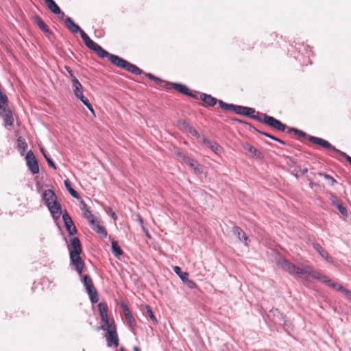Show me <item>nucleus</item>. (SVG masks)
Here are the masks:
<instances>
[{
	"mask_svg": "<svg viewBox=\"0 0 351 351\" xmlns=\"http://www.w3.org/2000/svg\"><path fill=\"white\" fill-rule=\"evenodd\" d=\"M92 51H95V53L101 58H108L109 61L114 66L123 69L135 75H140L143 73V71L137 66L130 63L126 60L114 54L109 53L106 50L102 48L97 43L95 47H93Z\"/></svg>",
	"mask_w": 351,
	"mask_h": 351,
	"instance_id": "f257e3e1",
	"label": "nucleus"
},
{
	"mask_svg": "<svg viewBox=\"0 0 351 351\" xmlns=\"http://www.w3.org/2000/svg\"><path fill=\"white\" fill-rule=\"evenodd\" d=\"M69 257L71 265H73L79 275H82L85 267L84 261L80 256L82 247L80 239L73 237L71 239V245L69 247Z\"/></svg>",
	"mask_w": 351,
	"mask_h": 351,
	"instance_id": "f03ea898",
	"label": "nucleus"
},
{
	"mask_svg": "<svg viewBox=\"0 0 351 351\" xmlns=\"http://www.w3.org/2000/svg\"><path fill=\"white\" fill-rule=\"evenodd\" d=\"M43 199L53 219H59L62 215L61 206L57 202L55 193L52 190L47 189L43 193Z\"/></svg>",
	"mask_w": 351,
	"mask_h": 351,
	"instance_id": "7ed1b4c3",
	"label": "nucleus"
},
{
	"mask_svg": "<svg viewBox=\"0 0 351 351\" xmlns=\"http://www.w3.org/2000/svg\"><path fill=\"white\" fill-rule=\"evenodd\" d=\"M65 25L66 27L73 33H80L82 39L83 40L85 45L92 50L94 47L96 45V43H95L93 40L90 38V37L80 28V27L76 24L73 20L67 17L65 21Z\"/></svg>",
	"mask_w": 351,
	"mask_h": 351,
	"instance_id": "20e7f679",
	"label": "nucleus"
},
{
	"mask_svg": "<svg viewBox=\"0 0 351 351\" xmlns=\"http://www.w3.org/2000/svg\"><path fill=\"white\" fill-rule=\"evenodd\" d=\"M101 329L106 330L105 337L108 346H112L113 345L117 347L119 346V337L114 322L112 321L110 325L101 326Z\"/></svg>",
	"mask_w": 351,
	"mask_h": 351,
	"instance_id": "39448f33",
	"label": "nucleus"
},
{
	"mask_svg": "<svg viewBox=\"0 0 351 351\" xmlns=\"http://www.w3.org/2000/svg\"><path fill=\"white\" fill-rule=\"evenodd\" d=\"M295 274L302 278L308 279L309 276H311L319 280L322 274L318 271L314 270L311 266L305 265H302L301 267H298Z\"/></svg>",
	"mask_w": 351,
	"mask_h": 351,
	"instance_id": "423d86ee",
	"label": "nucleus"
},
{
	"mask_svg": "<svg viewBox=\"0 0 351 351\" xmlns=\"http://www.w3.org/2000/svg\"><path fill=\"white\" fill-rule=\"evenodd\" d=\"M82 282L90 296V301L93 303H97L99 300L98 293L91 278L88 275H84L82 277Z\"/></svg>",
	"mask_w": 351,
	"mask_h": 351,
	"instance_id": "0eeeda50",
	"label": "nucleus"
},
{
	"mask_svg": "<svg viewBox=\"0 0 351 351\" xmlns=\"http://www.w3.org/2000/svg\"><path fill=\"white\" fill-rule=\"evenodd\" d=\"M319 281L325 283L330 287H332L337 291L342 292L347 298L351 300V291L344 288L341 285L332 281L328 276L322 274L319 279Z\"/></svg>",
	"mask_w": 351,
	"mask_h": 351,
	"instance_id": "6e6552de",
	"label": "nucleus"
},
{
	"mask_svg": "<svg viewBox=\"0 0 351 351\" xmlns=\"http://www.w3.org/2000/svg\"><path fill=\"white\" fill-rule=\"evenodd\" d=\"M263 123L278 131L283 132L286 130L287 125L280 121L267 114L263 115Z\"/></svg>",
	"mask_w": 351,
	"mask_h": 351,
	"instance_id": "1a4fd4ad",
	"label": "nucleus"
},
{
	"mask_svg": "<svg viewBox=\"0 0 351 351\" xmlns=\"http://www.w3.org/2000/svg\"><path fill=\"white\" fill-rule=\"evenodd\" d=\"M26 163L33 174H37L39 173V166L38 160L32 151L27 152L25 156Z\"/></svg>",
	"mask_w": 351,
	"mask_h": 351,
	"instance_id": "9d476101",
	"label": "nucleus"
},
{
	"mask_svg": "<svg viewBox=\"0 0 351 351\" xmlns=\"http://www.w3.org/2000/svg\"><path fill=\"white\" fill-rule=\"evenodd\" d=\"M308 140L313 143L318 145L326 149L331 150L335 152H337L339 154L340 150L336 149L332 144H330L328 141L319 137L312 136H308Z\"/></svg>",
	"mask_w": 351,
	"mask_h": 351,
	"instance_id": "9b49d317",
	"label": "nucleus"
},
{
	"mask_svg": "<svg viewBox=\"0 0 351 351\" xmlns=\"http://www.w3.org/2000/svg\"><path fill=\"white\" fill-rule=\"evenodd\" d=\"M165 88L167 89L173 88L174 90L184 95H189L193 97H196V95L192 93L189 89V88L184 84L168 82L165 83Z\"/></svg>",
	"mask_w": 351,
	"mask_h": 351,
	"instance_id": "f8f14e48",
	"label": "nucleus"
},
{
	"mask_svg": "<svg viewBox=\"0 0 351 351\" xmlns=\"http://www.w3.org/2000/svg\"><path fill=\"white\" fill-rule=\"evenodd\" d=\"M90 226L91 228L98 234H99L101 237H107V230L105 228V227L101 224V222L99 220H97L96 219H91V221L89 223Z\"/></svg>",
	"mask_w": 351,
	"mask_h": 351,
	"instance_id": "ddd939ff",
	"label": "nucleus"
},
{
	"mask_svg": "<svg viewBox=\"0 0 351 351\" xmlns=\"http://www.w3.org/2000/svg\"><path fill=\"white\" fill-rule=\"evenodd\" d=\"M62 219L69 234L70 235H75L77 232V229L66 211L62 214Z\"/></svg>",
	"mask_w": 351,
	"mask_h": 351,
	"instance_id": "4468645a",
	"label": "nucleus"
},
{
	"mask_svg": "<svg viewBox=\"0 0 351 351\" xmlns=\"http://www.w3.org/2000/svg\"><path fill=\"white\" fill-rule=\"evenodd\" d=\"M98 310L102 322L104 323L103 326L110 325L112 321H110L108 315V306L104 302H100L98 304Z\"/></svg>",
	"mask_w": 351,
	"mask_h": 351,
	"instance_id": "2eb2a0df",
	"label": "nucleus"
},
{
	"mask_svg": "<svg viewBox=\"0 0 351 351\" xmlns=\"http://www.w3.org/2000/svg\"><path fill=\"white\" fill-rule=\"evenodd\" d=\"M0 114L3 119L4 125L5 127H11L13 125L14 119L12 111L10 108H3V110L0 112Z\"/></svg>",
	"mask_w": 351,
	"mask_h": 351,
	"instance_id": "dca6fc26",
	"label": "nucleus"
},
{
	"mask_svg": "<svg viewBox=\"0 0 351 351\" xmlns=\"http://www.w3.org/2000/svg\"><path fill=\"white\" fill-rule=\"evenodd\" d=\"M278 265L283 270L287 271L290 274H295L298 267L288 261L281 259L278 261Z\"/></svg>",
	"mask_w": 351,
	"mask_h": 351,
	"instance_id": "f3484780",
	"label": "nucleus"
},
{
	"mask_svg": "<svg viewBox=\"0 0 351 351\" xmlns=\"http://www.w3.org/2000/svg\"><path fill=\"white\" fill-rule=\"evenodd\" d=\"M242 147L251 154V156L256 158H261L263 157L262 153L256 147L248 143H243Z\"/></svg>",
	"mask_w": 351,
	"mask_h": 351,
	"instance_id": "a211bd4d",
	"label": "nucleus"
},
{
	"mask_svg": "<svg viewBox=\"0 0 351 351\" xmlns=\"http://www.w3.org/2000/svg\"><path fill=\"white\" fill-rule=\"evenodd\" d=\"M204 143L215 154L220 155L223 152V148L216 142L204 139Z\"/></svg>",
	"mask_w": 351,
	"mask_h": 351,
	"instance_id": "6ab92c4d",
	"label": "nucleus"
},
{
	"mask_svg": "<svg viewBox=\"0 0 351 351\" xmlns=\"http://www.w3.org/2000/svg\"><path fill=\"white\" fill-rule=\"evenodd\" d=\"M45 3L48 9L56 14H62L64 16V13L61 11L60 7L53 0H45Z\"/></svg>",
	"mask_w": 351,
	"mask_h": 351,
	"instance_id": "aec40b11",
	"label": "nucleus"
},
{
	"mask_svg": "<svg viewBox=\"0 0 351 351\" xmlns=\"http://www.w3.org/2000/svg\"><path fill=\"white\" fill-rule=\"evenodd\" d=\"M81 204V210L83 211V215L84 218L88 221V223L91 221V219H95L90 208L87 206V204L82 200L80 202Z\"/></svg>",
	"mask_w": 351,
	"mask_h": 351,
	"instance_id": "412c9836",
	"label": "nucleus"
},
{
	"mask_svg": "<svg viewBox=\"0 0 351 351\" xmlns=\"http://www.w3.org/2000/svg\"><path fill=\"white\" fill-rule=\"evenodd\" d=\"M200 99L205 103L206 106H213L217 103V99L210 95L202 93L200 94Z\"/></svg>",
	"mask_w": 351,
	"mask_h": 351,
	"instance_id": "4be33fe9",
	"label": "nucleus"
},
{
	"mask_svg": "<svg viewBox=\"0 0 351 351\" xmlns=\"http://www.w3.org/2000/svg\"><path fill=\"white\" fill-rule=\"evenodd\" d=\"M313 248L319 252L322 258H324L326 261L330 263H332V258L328 255V253L326 250L322 248V247L318 243L313 244Z\"/></svg>",
	"mask_w": 351,
	"mask_h": 351,
	"instance_id": "5701e85b",
	"label": "nucleus"
},
{
	"mask_svg": "<svg viewBox=\"0 0 351 351\" xmlns=\"http://www.w3.org/2000/svg\"><path fill=\"white\" fill-rule=\"evenodd\" d=\"M232 232L239 241H244V243L247 245V237L240 227L234 226L232 228Z\"/></svg>",
	"mask_w": 351,
	"mask_h": 351,
	"instance_id": "b1692460",
	"label": "nucleus"
},
{
	"mask_svg": "<svg viewBox=\"0 0 351 351\" xmlns=\"http://www.w3.org/2000/svg\"><path fill=\"white\" fill-rule=\"evenodd\" d=\"M34 23L39 27V28L44 32H50L49 27L45 23V22L38 16H36L34 18Z\"/></svg>",
	"mask_w": 351,
	"mask_h": 351,
	"instance_id": "393cba45",
	"label": "nucleus"
},
{
	"mask_svg": "<svg viewBox=\"0 0 351 351\" xmlns=\"http://www.w3.org/2000/svg\"><path fill=\"white\" fill-rule=\"evenodd\" d=\"M72 84L74 94L76 97H79L80 95L83 94L82 86L77 79H75L74 80H73Z\"/></svg>",
	"mask_w": 351,
	"mask_h": 351,
	"instance_id": "a878e982",
	"label": "nucleus"
},
{
	"mask_svg": "<svg viewBox=\"0 0 351 351\" xmlns=\"http://www.w3.org/2000/svg\"><path fill=\"white\" fill-rule=\"evenodd\" d=\"M64 183L65 187L66 188V189L68 190V191L71 194V195L72 197H73L74 198L79 199L80 198V195L76 191H75L72 188L70 182L68 180H64Z\"/></svg>",
	"mask_w": 351,
	"mask_h": 351,
	"instance_id": "bb28decb",
	"label": "nucleus"
},
{
	"mask_svg": "<svg viewBox=\"0 0 351 351\" xmlns=\"http://www.w3.org/2000/svg\"><path fill=\"white\" fill-rule=\"evenodd\" d=\"M112 252L116 257H119L123 254V250L121 249L117 242L112 241Z\"/></svg>",
	"mask_w": 351,
	"mask_h": 351,
	"instance_id": "cd10ccee",
	"label": "nucleus"
},
{
	"mask_svg": "<svg viewBox=\"0 0 351 351\" xmlns=\"http://www.w3.org/2000/svg\"><path fill=\"white\" fill-rule=\"evenodd\" d=\"M17 148L21 153H23L27 148V144L24 138L20 136L16 141Z\"/></svg>",
	"mask_w": 351,
	"mask_h": 351,
	"instance_id": "c85d7f7f",
	"label": "nucleus"
},
{
	"mask_svg": "<svg viewBox=\"0 0 351 351\" xmlns=\"http://www.w3.org/2000/svg\"><path fill=\"white\" fill-rule=\"evenodd\" d=\"M125 317L127 322L129 323L130 326L134 324L135 323V319H134L133 316L132 315L131 312L128 309V308L126 306H124L123 307Z\"/></svg>",
	"mask_w": 351,
	"mask_h": 351,
	"instance_id": "c756f323",
	"label": "nucleus"
},
{
	"mask_svg": "<svg viewBox=\"0 0 351 351\" xmlns=\"http://www.w3.org/2000/svg\"><path fill=\"white\" fill-rule=\"evenodd\" d=\"M173 269L182 281L185 280V279L189 277V274L187 272L182 271L181 268L179 266L173 267Z\"/></svg>",
	"mask_w": 351,
	"mask_h": 351,
	"instance_id": "7c9ffc66",
	"label": "nucleus"
},
{
	"mask_svg": "<svg viewBox=\"0 0 351 351\" xmlns=\"http://www.w3.org/2000/svg\"><path fill=\"white\" fill-rule=\"evenodd\" d=\"M146 75L148 77L149 79L154 81L157 84L160 85L162 87L165 88V83H168L167 82L163 81L151 73L146 74Z\"/></svg>",
	"mask_w": 351,
	"mask_h": 351,
	"instance_id": "2f4dec72",
	"label": "nucleus"
},
{
	"mask_svg": "<svg viewBox=\"0 0 351 351\" xmlns=\"http://www.w3.org/2000/svg\"><path fill=\"white\" fill-rule=\"evenodd\" d=\"M145 313L146 315L152 319V321L153 322V323L156 325L158 324V321L155 317V315H154L153 313V311L151 308L150 306H145Z\"/></svg>",
	"mask_w": 351,
	"mask_h": 351,
	"instance_id": "473e14b6",
	"label": "nucleus"
},
{
	"mask_svg": "<svg viewBox=\"0 0 351 351\" xmlns=\"http://www.w3.org/2000/svg\"><path fill=\"white\" fill-rule=\"evenodd\" d=\"M8 97L2 93L0 95V109L3 110V108H8L7 106Z\"/></svg>",
	"mask_w": 351,
	"mask_h": 351,
	"instance_id": "72a5a7b5",
	"label": "nucleus"
},
{
	"mask_svg": "<svg viewBox=\"0 0 351 351\" xmlns=\"http://www.w3.org/2000/svg\"><path fill=\"white\" fill-rule=\"evenodd\" d=\"M219 106L226 110V111H232L234 105L233 104H229L223 102V101L219 100L218 101Z\"/></svg>",
	"mask_w": 351,
	"mask_h": 351,
	"instance_id": "f704fd0d",
	"label": "nucleus"
},
{
	"mask_svg": "<svg viewBox=\"0 0 351 351\" xmlns=\"http://www.w3.org/2000/svg\"><path fill=\"white\" fill-rule=\"evenodd\" d=\"M333 205L337 207V208L339 210V211L344 216L347 215V209L346 207L343 206V204L337 201V204H335V202H333Z\"/></svg>",
	"mask_w": 351,
	"mask_h": 351,
	"instance_id": "c9c22d12",
	"label": "nucleus"
},
{
	"mask_svg": "<svg viewBox=\"0 0 351 351\" xmlns=\"http://www.w3.org/2000/svg\"><path fill=\"white\" fill-rule=\"evenodd\" d=\"M185 128L193 136H196V137L199 136L198 132L193 127L190 125L189 124L186 123Z\"/></svg>",
	"mask_w": 351,
	"mask_h": 351,
	"instance_id": "e433bc0d",
	"label": "nucleus"
},
{
	"mask_svg": "<svg viewBox=\"0 0 351 351\" xmlns=\"http://www.w3.org/2000/svg\"><path fill=\"white\" fill-rule=\"evenodd\" d=\"M255 113L256 111L254 108L245 107L243 115L252 118V117H254V114Z\"/></svg>",
	"mask_w": 351,
	"mask_h": 351,
	"instance_id": "4c0bfd02",
	"label": "nucleus"
},
{
	"mask_svg": "<svg viewBox=\"0 0 351 351\" xmlns=\"http://www.w3.org/2000/svg\"><path fill=\"white\" fill-rule=\"evenodd\" d=\"M258 132L265 135V136H267L269 138H270L272 140H274L277 142H279L282 144H285V142L283 141H282L281 139L278 138H276L271 134H269V133H267V132H262V131H260V130H257Z\"/></svg>",
	"mask_w": 351,
	"mask_h": 351,
	"instance_id": "58836bf2",
	"label": "nucleus"
},
{
	"mask_svg": "<svg viewBox=\"0 0 351 351\" xmlns=\"http://www.w3.org/2000/svg\"><path fill=\"white\" fill-rule=\"evenodd\" d=\"M245 108V107H244V106L234 105L232 112H234L235 113H237L238 114L243 115Z\"/></svg>",
	"mask_w": 351,
	"mask_h": 351,
	"instance_id": "ea45409f",
	"label": "nucleus"
},
{
	"mask_svg": "<svg viewBox=\"0 0 351 351\" xmlns=\"http://www.w3.org/2000/svg\"><path fill=\"white\" fill-rule=\"evenodd\" d=\"M183 282L191 289H195L197 287V285L188 278H186L185 280H183Z\"/></svg>",
	"mask_w": 351,
	"mask_h": 351,
	"instance_id": "a19ab883",
	"label": "nucleus"
},
{
	"mask_svg": "<svg viewBox=\"0 0 351 351\" xmlns=\"http://www.w3.org/2000/svg\"><path fill=\"white\" fill-rule=\"evenodd\" d=\"M288 132H289V133L293 132L295 134H298L301 137H305L307 136L305 132H304L301 130H299L298 129H295V128H289Z\"/></svg>",
	"mask_w": 351,
	"mask_h": 351,
	"instance_id": "79ce46f5",
	"label": "nucleus"
},
{
	"mask_svg": "<svg viewBox=\"0 0 351 351\" xmlns=\"http://www.w3.org/2000/svg\"><path fill=\"white\" fill-rule=\"evenodd\" d=\"M185 161L189 166H191V167H194L195 170L197 169V167H195V165L197 164V161L189 158H186Z\"/></svg>",
	"mask_w": 351,
	"mask_h": 351,
	"instance_id": "37998d69",
	"label": "nucleus"
},
{
	"mask_svg": "<svg viewBox=\"0 0 351 351\" xmlns=\"http://www.w3.org/2000/svg\"><path fill=\"white\" fill-rule=\"evenodd\" d=\"M64 69L69 73L70 77L72 79V81L74 80L75 79H77L76 77L75 76L73 71L71 70V69L69 66H65Z\"/></svg>",
	"mask_w": 351,
	"mask_h": 351,
	"instance_id": "c03bdc74",
	"label": "nucleus"
},
{
	"mask_svg": "<svg viewBox=\"0 0 351 351\" xmlns=\"http://www.w3.org/2000/svg\"><path fill=\"white\" fill-rule=\"evenodd\" d=\"M319 175L320 176H323L326 179L329 180L331 182L332 185L334 184V183L336 182V180L332 176H330V175L325 174V173H320Z\"/></svg>",
	"mask_w": 351,
	"mask_h": 351,
	"instance_id": "a18cd8bd",
	"label": "nucleus"
},
{
	"mask_svg": "<svg viewBox=\"0 0 351 351\" xmlns=\"http://www.w3.org/2000/svg\"><path fill=\"white\" fill-rule=\"evenodd\" d=\"M264 114H260V113L257 112L256 114H254V117H252V119L263 123V119Z\"/></svg>",
	"mask_w": 351,
	"mask_h": 351,
	"instance_id": "49530a36",
	"label": "nucleus"
},
{
	"mask_svg": "<svg viewBox=\"0 0 351 351\" xmlns=\"http://www.w3.org/2000/svg\"><path fill=\"white\" fill-rule=\"evenodd\" d=\"M77 97L79 98L85 106L88 105L90 103L88 99L86 97H85L83 95V94L80 95L79 97Z\"/></svg>",
	"mask_w": 351,
	"mask_h": 351,
	"instance_id": "de8ad7c7",
	"label": "nucleus"
},
{
	"mask_svg": "<svg viewBox=\"0 0 351 351\" xmlns=\"http://www.w3.org/2000/svg\"><path fill=\"white\" fill-rule=\"evenodd\" d=\"M47 164L49 167L53 168L54 169H56L57 167L56 166V165L54 164V162H53V160L51 159V158H47Z\"/></svg>",
	"mask_w": 351,
	"mask_h": 351,
	"instance_id": "09e8293b",
	"label": "nucleus"
},
{
	"mask_svg": "<svg viewBox=\"0 0 351 351\" xmlns=\"http://www.w3.org/2000/svg\"><path fill=\"white\" fill-rule=\"evenodd\" d=\"M339 154L346 158V160L351 165V157L343 152H339Z\"/></svg>",
	"mask_w": 351,
	"mask_h": 351,
	"instance_id": "8fccbe9b",
	"label": "nucleus"
},
{
	"mask_svg": "<svg viewBox=\"0 0 351 351\" xmlns=\"http://www.w3.org/2000/svg\"><path fill=\"white\" fill-rule=\"evenodd\" d=\"M109 213H110L111 217L112 219L116 221L117 219V215L111 208H110Z\"/></svg>",
	"mask_w": 351,
	"mask_h": 351,
	"instance_id": "3c124183",
	"label": "nucleus"
},
{
	"mask_svg": "<svg viewBox=\"0 0 351 351\" xmlns=\"http://www.w3.org/2000/svg\"><path fill=\"white\" fill-rule=\"evenodd\" d=\"M40 152H42L43 156L45 157V160H47V158H49L48 155L47 154L46 152L43 147H40Z\"/></svg>",
	"mask_w": 351,
	"mask_h": 351,
	"instance_id": "603ef678",
	"label": "nucleus"
},
{
	"mask_svg": "<svg viewBox=\"0 0 351 351\" xmlns=\"http://www.w3.org/2000/svg\"><path fill=\"white\" fill-rule=\"evenodd\" d=\"M88 110L93 113V114H95V112H94V110L93 108V106L92 105L90 104V103H89L88 105L86 106Z\"/></svg>",
	"mask_w": 351,
	"mask_h": 351,
	"instance_id": "864d4df0",
	"label": "nucleus"
},
{
	"mask_svg": "<svg viewBox=\"0 0 351 351\" xmlns=\"http://www.w3.org/2000/svg\"><path fill=\"white\" fill-rule=\"evenodd\" d=\"M138 222L143 226V220L142 217H141V215H138Z\"/></svg>",
	"mask_w": 351,
	"mask_h": 351,
	"instance_id": "5fc2aeb1",
	"label": "nucleus"
},
{
	"mask_svg": "<svg viewBox=\"0 0 351 351\" xmlns=\"http://www.w3.org/2000/svg\"><path fill=\"white\" fill-rule=\"evenodd\" d=\"M337 201H339L337 198L332 200V202H335V204H337Z\"/></svg>",
	"mask_w": 351,
	"mask_h": 351,
	"instance_id": "6e6d98bb",
	"label": "nucleus"
},
{
	"mask_svg": "<svg viewBox=\"0 0 351 351\" xmlns=\"http://www.w3.org/2000/svg\"><path fill=\"white\" fill-rule=\"evenodd\" d=\"M134 350H135V351H140V350H139V349H138V348H136H136H134Z\"/></svg>",
	"mask_w": 351,
	"mask_h": 351,
	"instance_id": "4d7b16f0",
	"label": "nucleus"
},
{
	"mask_svg": "<svg viewBox=\"0 0 351 351\" xmlns=\"http://www.w3.org/2000/svg\"><path fill=\"white\" fill-rule=\"evenodd\" d=\"M120 351H124V349L121 348Z\"/></svg>",
	"mask_w": 351,
	"mask_h": 351,
	"instance_id": "13d9d810",
	"label": "nucleus"
}]
</instances>
